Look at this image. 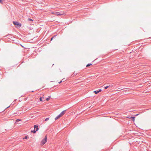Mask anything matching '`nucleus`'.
Segmentation results:
<instances>
[{
    "label": "nucleus",
    "mask_w": 151,
    "mask_h": 151,
    "mask_svg": "<svg viewBox=\"0 0 151 151\" xmlns=\"http://www.w3.org/2000/svg\"><path fill=\"white\" fill-rule=\"evenodd\" d=\"M138 115V114H136V116H137V115Z\"/></svg>",
    "instance_id": "nucleus-24"
},
{
    "label": "nucleus",
    "mask_w": 151,
    "mask_h": 151,
    "mask_svg": "<svg viewBox=\"0 0 151 151\" xmlns=\"http://www.w3.org/2000/svg\"><path fill=\"white\" fill-rule=\"evenodd\" d=\"M132 121L134 122V118H135V117H132Z\"/></svg>",
    "instance_id": "nucleus-10"
},
{
    "label": "nucleus",
    "mask_w": 151,
    "mask_h": 151,
    "mask_svg": "<svg viewBox=\"0 0 151 151\" xmlns=\"http://www.w3.org/2000/svg\"><path fill=\"white\" fill-rule=\"evenodd\" d=\"M101 91V90L100 89V90H99V91H94V92L96 94H97V93H99V92H100Z\"/></svg>",
    "instance_id": "nucleus-4"
},
{
    "label": "nucleus",
    "mask_w": 151,
    "mask_h": 151,
    "mask_svg": "<svg viewBox=\"0 0 151 151\" xmlns=\"http://www.w3.org/2000/svg\"><path fill=\"white\" fill-rule=\"evenodd\" d=\"M50 97H49L48 98H47L46 99V100L47 101H48L49 100V99H50Z\"/></svg>",
    "instance_id": "nucleus-9"
},
{
    "label": "nucleus",
    "mask_w": 151,
    "mask_h": 151,
    "mask_svg": "<svg viewBox=\"0 0 151 151\" xmlns=\"http://www.w3.org/2000/svg\"><path fill=\"white\" fill-rule=\"evenodd\" d=\"M49 118H46L45 119V121H47L48 120H49Z\"/></svg>",
    "instance_id": "nucleus-11"
},
{
    "label": "nucleus",
    "mask_w": 151,
    "mask_h": 151,
    "mask_svg": "<svg viewBox=\"0 0 151 151\" xmlns=\"http://www.w3.org/2000/svg\"><path fill=\"white\" fill-rule=\"evenodd\" d=\"M40 100L41 101H42V98L41 97L40 98Z\"/></svg>",
    "instance_id": "nucleus-14"
},
{
    "label": "nucleus",
    "mask_w": 151,
    "mask_h": 151,
    "mask_svg": "<svg viewBox=\"0 0 151 151\" xmlns=\"http://www.w3.org/2000/svg\"><path fill=\"white\" fill-rule=\"evenodd\" d=\"M34 129L36 131H37L38 130V126L37 125H35L34 126Z\"/></svg>",
    "instance_id": "nucleus-5"
},
{
    "label": "nucleus",
    "mask_w": 151,
    "mask_h": 151,
    "mask_svg": "<svg viewBox=\"0 0 151 151\" xmlns=\"http://www.w3.org/2000/svg\"><path fill=\"white\" fill-rule=\"evenodd\" d=\"M53 65H54V64H52V66H53Z\"/></svg>",
    "instance_id": "nucleus-22"
},
{
    "label": "nucleus",
    "mask_w": 151,
    "mask_h": 151,
    "mask_svg": "<svg viewBox=\"0 0 151 151\" xmlns=\"http://www.w3.org/2000/svg\"><path fill=\"white\" fill-rule=\"evenodd\" d=\"M65 110H64L62 111L61 113L57 116L55 118V120H57L61 116H62L65 113Z\"/></svg>",
    "instance_id": "nucleus-1"
},
{
    "label": "nucleus",
    "mask_w": 151,
    "mask_h": 151,
    "mask_svg": "<svg viewBox=\"0 0 151 151\" xmlns=\"http://www.w3.org/2000/svg\"><path fill=\"white\" fill-rule=\"evenodd\" d=\"M9 107V106L7 107L6 108H8V107Z\"/></svg>",
    "instance_id": "nucleus-23"
},
{
    "label": "nucleus",
    "mask_w": 151,
    "mask_h": 151,
    "mask_svg": "<svg viewBox=\"0 0 151 151\" xmlns=\"http://www.w3.org/2000/svg\"><path fill=\"white\" fill-rule=\"evenodd\" d=\"M36 131L35 129H34V130L33 131H31V132H33L34 133H36Z\"/></svg>",
    "instance_id": "nucleus-8"
},
{
    "label": "nucleus",
    "mask_w": 151,
    "mask_h": 151,
    "mask_svg": "<svg viewBox=\"0 0 151 151\" xmlns=\"http://www.w3.org/2000/svg\"><path fill=\"white\" fill-rule=\"evenodd\" d=\"M21 120L19 119H17V120H16V121L17 122H18V121H20Z\"/></svg>",
    "instance_id": "nucleus-18"
},
{
    "label": "nucleus",
    "mask_w": 151,
    "mask_h": 151,
    "mask_svg": "<svg viewBox=\"0 0 151 151\" xmlns=\"http://www.w3.org/2000/svg\"><path fill=\"white\" fill-rule=\"evenodd\" d=\"M57 14L58 15H61V14H60L58 12L57 13Z\"/></svg>",
    "instance_id": "nucleus-17"
},
{
    "label": "nucleus",
    "mask_w": 151,
    "mask_h": 151,
    "mask_svg": "<svg viewBox=\"0 0 151 151\" xmlns=\"http://www.w3.org/2000/svg\"><path fill=\"white\" fill-rule=\"evenodd\" d=\"M13 23L14 25H15L17 26L18 27H20L21 26V24L18 22L13 21Z\"/></svg>",
    "instance_id": "nucleus-3"
},
{
    "label": "nucleus",
    "mask_w": 151,
    "mask_h": 151,
    "mask_svg": "<svg viewBox=\"0 0 151 151\" xmlns=\"http://www.w3.org/2000/svg\"><path fill=\"white\" fill-rule=\"evenodd\" d=\"M47 136L46 135L45 138L43 139L42 141L41 142L40 144L41 145H43L47 141Z\"/></svg>",
    "instance_id": "nucleus-2"
},
{
    "label": "nucleus",
    "mask_w": 151,
    "mask_h": 151,
    "mask_svg": "<svg viewBox=\"0 0 151 151\" xmlns=\"http://www.w3.org/2000/svg\"><path fill=\"white\" fill-rule=\"evenodd\" d=\"M62 81H60V82H59V83H60L61 82H62Z\"/></svg>",
    "instance_id": "nucleus-20"
},
{
    "label": "nucleus",
    "mask_w": 151,
    "mask_h": 151,
    "mask_svg": "<svg viewBox=\"0 0 151 151\" xmlns=\"http://www.w3.org/2000/svg\"><path fill=\"white\" fill-rule=\"evenodd\" d=\"M28 20L29 21L32 22L33 21V20L30 18H28Z\"/></svg>",
    "instance_id": "nucleus-7"
},
{
    "label": "nucleus",
    "mask_w": 151,
    "mask_h": 151,
    "mask_svg": "<svg viewBox=\"0 0 151 151\" xmlns=\"http://www.w3.org/2000/svg\"><path fill=\"white\" fill-rule=\"evenodd\" d=\"M93 65L92 63H88L87 64L86 66H90V65Z\"/></svg>",
    "instance_id": "nucleus-6"
},
{
    "label": "nucleus",
    "mask_w": 151,
    "mask_h": 151,
    "mask_svg": "<svg viewBox=\"0 0 151 151\" xmlns=\"http://www.w3.org/2000/svg\"><path fill=\"white\" fill-rule=\"evenodd\" d=\"M56 36V35H55L54 37H52V38H51V40H50V41H52V39H53V38L55 37V36Z\"/></svg>",
    "instance_id": "nucleus-13"
},
{
    "label": "nucleus",
    "mask_w": 151,
    "mask_h": 151,
    "mask_svg": "<svg viewBox=\"0 0 151 151\" xmlns=\"http://www.w3.org/2000/svg\"><path fill=\"white\" fill-rule=\"evenodd\" d=\"M132 117H130V116H127L126 117H127V118L131 119V118H132Z\"/></svg>",
    "instance_id": "nucleus-12"
},
{
    "label": "nucleus",
    "mask_w": 151,
    "mask_h": 151,
    "mask_svg": "<svg viewBox=\"0 0 151 151\" xmlns=\"http://www.w3.org/2000/svg\"><path fill=\"white\" fill-rule=\"evenodd\" d=\"M27 138H28L27 136H25V137L24 138L25 139H27Z\"/></svg>",
    "instance_id": "nucleus-19"
},
{
    "label": "nucleus",
    "mask_w": 151,
    "mask_h": 151,
    "mask_svg": "<svg viewBox=\"0 0 151 151\" xmlns=\"http://www.w3.org/2000/svg\"><path fill=\"white\" fill-rule=\"evenodd\" d=\"M108 87H109V86H106V87H105V89H107L108 88Z\"/></svg>",
    "instance_id": "nucleus-16"
},
{
    "label": "nucleus",
    "mask_w": 151,
    "mask_h": 151,
    "mask_svg": "<svg viewBox=\"0 0 151 151\" xmlns=\"http://www.w3.org/2000/svg\"><path fill=\"white\" fill-rule=\"evenodd\" d=\"M2 0H0V3L1 4H3Z\"/></svg>",
    "instance_id": "nucleus-15"
},
{
    "label": "nucleus",
    "mask_w": 151,
    "mask_h": 151,
    "mask_svg": "<svg viewBox=\"0 0 151 151\" xmlns=\"http://www.w3.org/2000/svg\"><path fill=\"white\" fill-rule=\"evenodd\" d=\"M139 66H143L142 65H139Z\"/></svg>",
    "instance_id": "nucleus-21"
}]
</instances>
